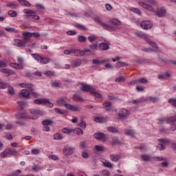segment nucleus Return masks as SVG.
Segmentation results:
<instances>
[{
	"instance_id": "obj_1",
	"label": "nucleus",
	"mask_w": 176,
	"mask_h": 176,
	"mask_svg": "<svg viewBox=\"0 0 176 176\" xmlns=\"http://www.w3.org/2000/svg\"><path fill=\"white\" fill-rule=\"evenodd\" d=\"M94 21L95 23H96V24L100 25L103 30H106V31H115V27L108 25L107 23L102 21L101 18L98 16H94Z\"/></svg>"
},
{
	"instance_id": "obj_2",
	"label": "nucleus",
	"mask_w": 176,
	"mask_h": 176,
	"mask_svg": "<svg viewBox=\"0 0 176 176\" xmlns=\"http://www.w3.org/2000/svg\"><path fill=\"white\" fill-rule=\"evenodd\" d=\"M145 2H147V3H145L144 2H138L140 6H142L144 9H146L147 10H150V12H155V8H153V6H155V1L153 0H144Z\"/></svg>"
},
{
	"instance_id": "obj_3",
	"label": "nucleus",
	"mask_w": 176,
	"mask_h": 176,
	"mask_svg": "<svg viewBox=\"0 0 176 176\" xmlns=\"http://www.w3.org/2000/svg\"><path fill=\"white\" fill-rule=\"evenodd\" d=\"M118 115L120 120H127V118L130 116V111L126 109H121Z\"/></svg>"
},
{
	"instance_id": "obj_4",
	"label": "nucleus",
	"mask_w": 176,
	"mask_h": 176,
	"mask_svg": "<svg viewBox=\"0 0 176 176\" xmlns=\"http://www.w3.org/2000/svg\"><path fill=\"white\" fill-rule=\"evenodd\" d=\"M34 104H37L38 105L41 104H43L44 105H46L47 107H48V108H53V107L54 106L53 104V103L50 102L49 101V99H47V98L36 99L34 100Z\"/></svg>"
},
{
	"instance_id": "obj_5",
	"label": "nucleus",
	"mask_w": 176,
	"mask_h": 176,
	"mask_svg": "<svg viewBox=\"0 0 176 176\" xmlns=\"http://www.w3.org/2000/svg\"><path fill=\"white\" fill-rule=\"evenodd\" d=\"M15 118H16L17 119H25L26 120L28 119L32 120H36V119H38V117L30 116H28V114H27V113H21L19 114H16Z\"/></svg>"
},
{
	"instance_id": "obj_6",
	"label": "nucleus",
	"mask_w": 176,
	"mask_h": 176,
	"mask_svg": "<svg viewBox=\"0 0 176 176\" xmlns=\"http://www.w3.org/2000/svg\"><path fill=\"white\" fill-rule=\"evenodd\" d=\"M80 85V90L82 91H91V93L92 91H94L96 90V88L93 87V86L89 85L87 84L81 83Z\"/></svg>"
},
{
	"instance_id": "obj_7",
	"label": "nucleus",
	"mask_w": 176,
	"mask_h": 176,
	"mask_svg": "<svg viewBox=\"0 0 176 176\" xmlns=\"http://www.w3.org/2000/svg\"><path fill=\"white\" fill-rule=\"evenodd\" d=\"M74 149L71 146H66L64 147L63 152L65 156H69L74 153Z\"/></svg>"
},
{
	"instance_id": "obj_8",
	"label": "nucleus",
	"mask_w": 176,
	"mask_h": 176,
	"mask_svg": "<svg viewBox=\"0 0 176 176\" xmlns=\"http://www.w3.org/2000/svg\"><path fill=\"white\" fill-rule=\"evenodd\" d=\"M152 25H153L152 22L149 21H143L140 23L141 28L143 30H151V28H152Z\"/></svg>"
},
{
	"instance_id": "obj_9",
	"label": "nucleus",
	"mask_w": 176,
	"mask_h": 176,
	"mask_svg": "<svg viewBox=\"0 0 176 176\" xmlns=\"http://www.w3.org/2000/svg\"><path fill=\"white\" fill-rule=\"evenodd\" d=\"M67 101L68 98L67 97L59 98L56 100V104L58 107H63V105L65 107V105H68Z\"/></svg>"
},
{
	"instance_id": "obj_10",
	"label": "nucleus",
	"mask_w": 176,
	"mask_h": 176,
	"mask_svg": "<svg viewBox=\"0 0 176 176\" xmlns=\"http://www.w3.org/2000/svg\"><path fill=\"white\" fill-rule=\"evenodd\" d=\"M166 120V123H175L176 122V116L170 118H160L159 122L160 124L163 123V122H165Z\"/></svg>"
},
{
	"instance_id": "obj_11",
	"label": "nucleus",
	"mask_w": 176,
	"mask_h": 176,
	"mask_svg": "<svg viewBox=\"0 0 176 176\" xmlns=\"http://www.w3.org/2000/svg\"><path fill=\"white\" fill-rule=\"evenodd\" d=\"M65 108L67 109H69V111H72V112H79L80 111V107L79 105H72V104H65Z\"/></svg>"
},
{
	"instance_id": "obj_12",
	"label": "nucleus",
	"mask_w": 176,
	"mask_h": 176,
	"mask_svg": "<svg viewBox=\"0 0 176 176\" xmlns=\"http://www.w3.org/2000/svg\"><path fill=\"white\" fill-rule=\"evenodd\" d=\"M22 35L23 36V43H25V45H27L30 39L32 38V33L26 32L22 33Z\"/></svg>"
},
{
	"instance_id": "obj_13",
	"label": "nucleus",
	"mask_w": 176,
	"mask_h": 176,
	"mask_svg": "<svg viewBox=\"0 0 176 176\" xmlns=\"http://www.w3.org/2000/svg\"><path fill=\"white\" fill-rule=\"evenodd\" d=\"M0 72H2V74H5L4 76H9L10 75H16V72L14 71L5 69V68H1Z\"/></svg>"
},
{
	"instance_id": "obj_14",
	"label": "nucleus",
	"mask_w": 176,
	"mask_h": 176,
	"mask_svg": "<svg viewBox=\"0 0 176 176\" xmlns=\"http://www.w3.org/2000/svg\"><path fill=\"white\" fill-rule=\"evenodd\" d=\"M82 64V60L80 59L72 60L71 61V67L72 68H77L78 67H80Z\"/></svg>"
},
{
	"instance_id": "obj_15",
	"label": "nucleus",
	"mask_w": 176,
	"mask_h": 176,
	"mask_svg": "<svg viewBox=\"0 0 176 176\" xmlns=\"http://www.w3.org/2000/svg\"><path fill=\"white\" fill-rule=\"evenodd\" d=\"M155 13L158 17H164L166 16V9L158 8Z\"/></svg>"
},
{
	"instance_id": "obj_16",
	"label": "nucleus",
	"mask_w": 176,
	"mask_h": 176,
	"mask_svg": "<svg viewBox=\"0 0 176 176\" xmlns=\"http://www.w3.org/2000/svg\"><path fill=\"white\" fill-rule=\"evenodd\" d=\"M122 156H120V155H118V154H111L110 155V160H111V162H119V160H120Z\"/></svg>"
},
{
	"instance_id": "obj_17",
	"label": "nucleus",
	"mask_w": 176,
	"mask_h": 176,
	"mask_svg": "<svg viewBox=\"0 0 176 176\" xmlns=\"http://www.w3.org/2000/svg\"><path fill=\"white\" fill-rule=\"evenodd\" d=\"M30 113H32V115H39L40 116H43L45 112H43V111L41 110L32 109H30Z\"/></svg>"
},
{
	"instance_id": "obj_18",
	"label": "nucleus",
	"mask_w": 176,
	"mask_h": 176,
	"mask_svg": "<svg viewBox=\"0 0 176 176\" xmlns=\"http://www.w3.org/2000/svg\"><path fill=\"white\" fill-rule=\"evenodd\" d=\"M29 89H22L21 91V95L22 96V97H23L24 98H28V97H30V88H28Z\"/></svg>"
},
{
	"instance_id": "obj_19",
	"label": "nucleus",
	"mask_w": 176,
	"mask_h": 176,
	"mask_svg": "<svg viewBox=\"0 0 176 176\" xmlns=\"http://www.w3.org/2000/svg\"><path fill=\"white\" fill-rule=\"evenodd\" d=\"M9 65L12 68H14V69H19V71L23 69V66L21 65H19V63H10Z\"/></svg>"
},
{
	"instance_id": "obj_20",
	"label": "nucleus",
	"mask_w": 176,
	"mask_h": 176,
	"mask_svg": "<svg viewBox=\"0 0 176 176\" xmlns=\"http://www.w3.org/2000/svg\"><path fill=\"white\" fill-rule=\"evenodd\" d=\"M14 46H17L18 47H25V43H24L23 41L16 39L15 40Z\"/></svg>"
},
{
	"instance_id": "obj_21",
	"label": "nucleus",
	"mask_w": 176,
	"mask_h": 176,
	"mask_svg": "<svg viewBox=\"0 0 176 176\" xmlns=\"http://www.w3.org/2000/svg\"><path fill=\"white\" fill-rule=\"evenodd\" d=\"M102 163L104 164V167H108L109 168L113 167V164L107 160H102Z\"/></svg>"
},
{
	"instance_id": "obj_22",
	"label": "nucleus",
	"mask_w": 176,
	"mask_h": 176,
	"mask_svg": "<svg viewBox=\"0 0 176 176\" xmlns=\"http://www.w3.org/2000/svg\"><path fill=\"white\" fill-rule=\"evenodd\" d=\"M98 49L99 50H108V49H109V45L107 43H102L99 44Z\"/></svg>"
},
{
	"instance_id": "obj_23",
	"label": "nucleus",
	"mask_w": 176,
	"mask_h": 176,
	"mask_svg": "<svg viewBox=\"0 0 176 176\" xmlns=\"http://www.w3.org/2000/svg\"><path fill=\"white\" fill-rule=\"evenodd\" d=\"M124 133L126 135H129V137H134L135 135V132L132 129H125Z\"/></svg>"
},
{
	"instance_id": "obj_24",
	"label": "nucleus",
	"mask_w": 176,
	"mask_h": 176,
	"mask_svg": "<svg viewBox=\"0 0 176 176\" xmlns=\"http://www.w3.org/2000/svg\"><path fill=\"white\" fill-rule=\"evenodd\" d=\"M94 137L96 138V140H104L105 135L102 133H97L94 135Z\"/></svg>"
},
{
	"instance_id": "obj_25",
	"label": "nucleus",
	"mask_w": 176,
	"mask_h": 176,
	"mask_svg": "<svg viewBox=\"0 0 176 176\" xmlns=\"http://www.w3.org/2000/svg\"><path fill=\"white\" fill-rule=\"evenodd\" d=\"M146 101H148V99L141 98L137 100H133L131 101V102H132V104H141L142 102H145Z\"/></svg>"
},
{
	"instance_id": "obj_26",
	"label": "nucleus",
	"mask_w": 176,
	"mask_h": 176,
	"mask_svg": "<svg viewBox=\"0 0 176 176\" xmlns=\"http://www.w3.org/2000/svg\"><path fill=\"white\" fill-rule=\"evenodd\" d=\"M142 160H144V162H151V160H152V157L151 155H142L140 156Z\"/></svg>"
},
{
	"instance_id": "obj_27",
	"label": "nucleus",
	"mask_w": 176,
	"mask_h": 176,
	"mask_svg": "<svg viewBox=\"0 0 176 176\" xmlns=\"http://www.w3.org/2000/svg\"><path fill=\"white\" fill-rule=\"evenodd\" d=\"M146 42L150 45V46H152V47H154V49H158L157 44L156 43L151 41L149 38H145Z\"/></svg>"
},
{
	"instance_id": "obj_28",
	"label": "nucleus",
	"mask_w": 176,
	"mask_h": 176,
	"mask_svg": "<svg viewBox=\"0 0 176 176\" xmlns=\"http://www.w3.org/2000/svg\"><path fill=\"white\" fill-rule=\"evenodd\" d=\"M8 153L9 156H16L18 152L15 148H8Z\"/></svg>"
},
{
	"instance_id": "obj_29",
	"label": "nucleus",
	"mask_w": 176,
	"mask_h": 176,
	"mask_svg": "<svg viewBox=\"0 0 176 176\" xmlns=\"http://www.w3.org/2000/svg\"><path fill=\"white\" fill-rule=\"evenodd\" d=\"M102 105L106 108V111L107 112H109V111H111V109H109V107H112V103H111L110 102L106 101L103 102Z\"/></svg>"
},
{
	"instance_id": "obj_30",
	"label": "nucleus",
	"mask_w": 176,
	"mask_h": 176,
	"mask_svg": "<svg viewBox=\"0 0 176 176\" xmlns=\"http://www.w3.org/2000/svg\"><path fill=\"white\" fill-rule=\"evenodd\" d=\"M110 23L113 24V25H120L122 24V22L116 19H110Z\"/></svg>"
},
{
	"instance_id": "obj_31",
	"label": "nucleus",
	"mask_w": 176,
	"mask_h": 176,
	"mask_svg": "<svg viewBox=\"0 0 176 176\" xmlns=\"http://www.w3.org/2000/svg\"><path fill=\"white\" fill-rule=\"evenodd\" d=\"M73 54H75V56H85V52L79 50L73 49Z\"/></svg>"
},
{
	"instance_id": "obj_32",
	"label": "nucleus",
	"mask_w": 176,
	"mask_h": 176,
	"mask_svg": "<svg viewBox=\"0 0 176 176\" xmlns=\"http://www.w3.org/2000/svg\"><path fill=\"white\" fill-rule=\"evenodd\" d=\"M18 1H19V2L21 3L22 6H25L26 8L31 7V3H30L28 1H27L25 0H18Z\"/></svg>"
},
{
	"instance_id": "obj_33",
	"label": "nucleus",
	"mask_w": 176,
	"mask_h": 176,
	"mask_svg": "<svg viewBox=\"0 0 176 176\" xmlns=\"http://www.w3.org/2000/svg\"><path fill=\"white\" fill-rule=\"evenodd\" d=\"M25 19L28 20V19H33V20H39V16L38 15H25Z\"/></svg>"
},
{
	"instance_id": "obj_34",
	"label": "nucleus",
	"mask_w": 176,
	"mask_h": 176,
	"mask_svg": "<svg viewBox=\"0 0 176 176\" xmlns=\"http://www.w3.org/2000/svg\"><path fill=\"white\" fill-rule=\"evenodd\" d=\"M4 30L7 32H13L14 34H17L19 32V30H17L13 28H4Z\"/></svg>"
},
{
	"instance_id": "obj_35",
	"label": "nucleus",
	"mask_w": 176,
	"mask_h": 176,
	"mask_svg": "<svg viewBox=\"0 0 176 176\" xmlns=\"http://www.w3.org/2000/svg\"><path fill=\"white\" fill-rule=\"evenodd\" d=\"M153 159L155 162H167V158L164 157H153Z\"/></svg>"
},
{
	"instance_id": "obj_36",
	"label": "nucleus",
	"mask_w": 176,
	"mask_h": 176,
	"mask_svg": "<svg viewBox=\"0 0 176 176\" xmlns=\"http://www.w3.org/2000/svg\"><path fill=\"white\" fill-rule=\"evenodd\" d=\"M42 124H45L46 126H52V124H53V120H44L42 121Z\"/></svg>"
},
{
	"instance_id": "obj_37",
	"label": "nucleus",
	"mask_w": 176,
	"mask_h": 176,
	"mask_svg": "<svg viewBox=\"0 0 176 176\" xmlns=\"http://www.w3.org/2000/svg\"><path fill=\"white\" fill-rule=\"evenodd\" d=\"M1 157H2V159L5 158V157H8V156H9V151L8 148L6 149V151H3V152L1 153L0 154Z\"/></svg>"
},
{
	"instance_id": "obj_38",
	"label": "nucleus",
	"mask_w": 176,
	"mask_h": 176,
	"mask_svg": "<svg viewBox=\"0 0 176 176\" xmlns=\"http://www.w3.org/2000/svg\"><path fill=\"white\" fill-rule=\"evenodd\" d=\"M168 102L172 105V107H174L176 108V98H172L168 99Z\"/></svg>"
},
{
	"instance_id": "obj_39",
	"label": "nucleus",
	"mask_w": 176,
	"mask_h": 176,
	"mask_svg": "<svg viewBox=\"0 0 176 176\" xmlns=\"http://www.w3.org/2000/svg\"><path fill=\"white\" fill-rule=\"evenodd\" d=\"M50 59L49 58L41 57L40 59L41 64H47V63H50Z\"/></svg>"
},
{
	"instance_id": "obj_40",
	"label": "nucleus",
	"mask_w": 176,
	"mask_h": 176,
	"mask_svg": "<svg viewBox=\"0 0 176 176\" xmlns=\"http://www.w3.org/2000/svg\"><path fill=\"white\" fill-rule=\"evenodd\" d=\"M73 100L74 101H83V98H82V96H80V95H74L73 96Z\"/></svg>"
},
{
	"instance_id": "obj_41",
	"label": "nucleus",
	"mask_w": 176,
	"mask_h": 176,
	"mask_svg": "<svg viewBox=\"0 0 176 176\" xmlns=\"http://www.w3.org/2000/svg\"><path fill=\"white\" fill-rule=\"evenodd\" d=\"M18 104V109L19 111H23L24 107H25V102H17Z\"/></svg>"
},
{
	"instance_id": "obj_42",
	"label": "nucleus",
	"mask_w": 176,
	"mask_h": 176,
	"mask_svg": "<svg viewBox=\"0 0 176 176\" xmlns=\"http://www.w3.org/2000/svg\"><path fill=\"white\" fill-rule=\"evenodd\" d=\"M111 142H112L113 145H115V144L120 145V144H122L120 140H119V139L116 137L113 138Z\"/></svg>"
},
{
	"instance_id": "obj_43",
	"label": "nucleus",
	"mask_w": 176,
	"mask_h": 176,
	"mask_svg": "<svg viewBox=\"0 0 176 176\" xmlns=\"http://www.w3.org/2000/svg\"><path fill=\"white\" fill-rule=\"evenodd\" d=\"M17 61L19 63L18 64H19V65H22V69H24V58L22 57H18Z\"/></svg>"
},
{
	"instance_id": "obj_44",
	"label": "nucleus",
	"mask_w": 176,
	"mask_h": 176,
	"mask_svg": "<svg viewBox=\"0 0 176 176\" xmlns=\"http://www.w3.org/2000/svg\"><path fill=\"white\" fill-rule=\"evenodd\" d=\"M157 141L159 142H162V144H170V140L167 139V138H161V139H158Z\"/></svg>"
},
{
	"instance_id": "obj_45",
	"label": "nucleus",
	"mask_w": 176,
	"mask_h": 176,
	"mask_svg": "<svg viewBox=\"0 0 176 176\" xmlns=\"http://www.w3.org/2000/svg\"><path fill=\"white\" fill-rule=\"evenodd\" d=\"M74 26L76 27V28H79V30H82V31H87V28H85V26H83L81 24L76 23Z\"/></svg>"
},
{
	"instance_id": "obj_46",
	"label": "nucleus",
	"mask_w": 176,
	"mask_h": 176,
	"mask_svg": "<svg viewBox=\"0 0 176 176\" xmlns=\"http://www.w3.org/2000/svg\"><path fill=\"white\" fill-rule=\"evenodd\" d=\"M74 26L76 27V28H79V30H82V31H87V28H85V26H83L81 24L76 23Z\"/></svg>"
},
{
	"instance_id": "obj_47",
	"label": "nucleus",
	"mask_w": 176,
	"mask_h": 176,
	"mask_svg": "<svg viewBox=\"0 0 176 176\" xmlns=\"http://www.w3.org/2000/svg\"><path fill=\"white\" fill-rule=\"evenodd\" d=\"M91 93L92 96H94V97H96V98H102V96L100 94L96 92V89L92 91Z\"/></svg>"
},
{
	"instance_id": "obj_48",
	"label": "nucleus",
	"mask_w": 176,
	"mask_h": 176,
	"mask_svg": "<svg viewBox=\"0 0 176 176\" xmlns=\"http://www.w3.org/2000/svg\"><path fill=\"white\" fill-rule=\"evenodd\" d=\"M29 90L30 94H32V96L34 97V98H38V97H39V95L36 92L32 91V87H30Z\"/></svg>"
},
{
	"instance_id": "obj_49",
	"label": "nucleus",
	"mask_w": 176,
	"mask_h": 176,
	"mask_svg": "<svg viewBox=\"0 0 176 176\" xmlns=\"http://www.w3.org/2000/svg\"><path fill=\"white\" fill-rule=\"evenodd\" d=\"M95 149L98 152H104V151H105V148H104V146H101L98 145L95 146Z\"/></svg>"
},
{
	"instance_id": "obj_50",
	"label": "nucleus",
	"mask_w": 176,
	"mask_h": 176,
	"mask_svg": "<svg viewBox=\"0 0 176 176\" xmlns=\"http://www.w3.org/2000/svg\"><path fill=\"white\" fill-rule=\"evenodd\" d=\"M23 12L25 14H35V11L34 10H28V9H25L23 10Z\"/></svg>"
},
{
	"instance_id": "obj_51",
	"label": "nucleus",
	"mask_w": 176,
	"mask_h": 176,
	"mask_svg": "<svg viewBox=\"0 0 176 176\" xmlns=\"http://www.w3.org/2000/svg\"><path fill=\"white\" fill-rule=\"evenodd\" d=\"M149 100V101H151V102H157V101H159V98L149 96L148 98L147 99V100Z\"/></svg>"
},
{
	"instance_id": "obj_52",
	"label": "nucleus",
	"mask_w": 176,
	"mask_h": 176,
	"mask_svg": "<svg viewBox=\"0 0 176 176\" xmlns=\"http://www.w3.org/2000/svg\"><path fill=\"white\" fill-rule=\"evenodd\" d=\"M78 39L81 43H85V42H86V37L85 36L80 35L78 36Z\"/></svg>"
},
{
	"instance_id": "obj_53",
	"label": "nucleus",
	"mask_w": 176,
	"mask_h": 176,
	"mask_svg": "<svg viewBox=\"0 0 176 176\" xmlns=\"http://www.w3.org/2000/svg\"><path fill=\"white\" fill-rule=\"evenodd\" d=\"M107 130L108 131H110V133H118V129L113 126H109Z\"/></svg>"
},
{
	"instance_id": "obj_54",
	"label": "nucleus",
	"mask_w": 176,
	"mask_h": 176,
	"mask_svg": "<svg viewBox=\"0 0 176 176\" xmlns=\"http://www.w3.org/2000/svg\"><path fill=\"white\" fill-rule=\"evenodd\" d=\"M8 14L10 17H16L17 16V12L16 11L10 10L8 11Z\"/></svg>"
},
{
	"instance_id": "obj_55",
	"label": "nucleus",
	"mask_w": 176,
	"mask_h": 176,
	"mask_svg": "<svg viewBox=\"0 0 176 176\" xmlns=\"http://www.w3.org/2000/svg\"><path fill=\"white\" fill-rule=\"evenodd\" d=\"M62 133H64V134H69L72 133V130L67 129V128H63L62 129Z\"/></svg>"
},
{
	"instance_id": "obj_56",
	"label": "nucleus",
	"mask_w": 176,
	"mask_h": 176,
	"mask_svg": "<svg viewBox=\"0 0 176 176\" xmlns=\"http://www.w3.org/2000/svg\"><path fill=\"white\" fill-rule=\"evenodd\" d=\"M44 74L46 75V76H54V72L45 71Z\"/></svg>"
},
{
	"instance_id": "obj_57",
	"label": "nucleus",
	"mask_w": 176,
	"mask_h": 176,
	"mask_svg": "<svg viewBox=\"0 0 176 176\" xmlns=\"http://www.w3.org/2000/svg\"><path fill=\"white\" fill-rule=\"evenodd\" d=\"M54 138L55 140H63V135H61L60 133H55L54 135Z\"/></svg>"
},
{
	"instance_id": "obj_58",
	"label": "nucleus",
	"mask_w": 176,
	"mask_h": 176,
	"mask_svg": "<svg viewBox=\"0 0 176 176\" xmlns=\"http://www.w3.org/2000/svg\"><path fill=\"white\" fill-rule=\"evenodd\" d=\"M31 153H32V155H39V153H41V151H39L38 148H33L31 151Z\"/></svg>"
},
{
	"instance_id": "obj_59",
	"label": "nucleus",
	"mask_w": 176,
	"mask_h": 176,
	"mask_svg": "<svg viewBox=\"0 0 176 176\" xmlns=\"http://www.w3.org/2000/svg\"><path fill=\"white\" fill-rule=\"evenodd\" d=\"M75 131L78 135H82L83 134V130H82L81 129L76 128L75 129Z\"/></svg>"
},
{
	"instance_id": "obj_60",
	"label": "nucleus",
	"mask_w": 176,
	"mask_h": 176,
	"mask_svg": "<svg viewBox=\"0 0 176 176\" xmlns=\"http://www.w3.org/2000/svg\"><path fill=\"white\" fill-rule=\"evenodd\" d=\"M74 49L72 50H65L63 53L66 55L73 54Z\"/></svg>"
},
{
	"instance_id": "obj_61",
	"label": "nucleus",
	"mask_w": 176,
	"mask_h": 176,
	"mask_svg": "<svg viewBox=\"0 0 176 176\" xmlns=\"http://www.w3.org/2000/svg\"><path fill=\"white\" fill-rule=\"evenodd\" d=\"M117 67H124V66H127V65H129V64H127V63H124V62H118V63H117Z\"/></svg>"
},
{
	"instance_id": "obj_62",
	"label": "nucleus",
	"mask_w": 176,
	"mask_h": 176,
	"mask_svg": "<svg viewBox=\"0 0 176 176\" xmlns=\"http://www.w3.org/2000/svg\"><path fill=\"white\" fill-rule=\"evenodd\" d=\"M80 146L82 148V149H85V148H87V144H86V142H80Z\"/></svg>"
},
{
	"instance_id": "obj_63",
	"label": "nucleus",
	"mask_w": 176,
	"mask_h": 176,
	"mask_svg": "<svg viewBox=\"0 0 176 176\" xmlns=\"http://www.w3.org/2000/svg\"><path fill=\"white\" fill-rule=\"evenodd\" d=\"M32 169L33 171H40L41 168L38 165L34 164L33 166H32Z\"/></svg>"
},
{
	"instance_id": "obj_64",
	"label": "nucleus",
	"mask_w": 176,
	"mask_h": 176,
	"mask_svg": "<svg viewBox=\"0 0 176 176\" xmlns=\"http://www.w3.org/2000/svg\"><path fill=\"white\" fill-rule=\"evenodd\" d=\"M78 125L80 126V127H81V129H85L86 127V122L85 121H81Z\"/></svg>"
}]
</instances>
